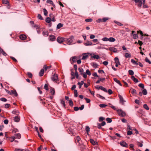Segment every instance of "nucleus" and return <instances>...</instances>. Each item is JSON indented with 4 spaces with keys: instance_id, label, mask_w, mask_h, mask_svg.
I'll return each mask as SVG.
<instances>
[{
    "instance_id": "obj_57",
    "label": "nucleus",
    "mask_w": 151,
    "mask_h": 151,
    "mask_svg": "<svg viewBox=\"0 0 151 151\" xmlns=\"http://www.w3.org/2000/svg\"><path fill=\"white\" fill-rule=\"evenodd\" d=\"M145 61L146 62L149 63L150 64L151 63L150 61L147 58H145Z\"/></svg>"
},
{
    "instance_id": "obj_33",
    "label": "nucleus",
    "mask_w": 151,
    "mask_h": 151,
    "mask_svg": "<svg viewBox=\"0 0 151 151\" xmlns=\"http://www.w3.org/2000/svg\"><path fill=\"white\" fill-rule=\"evenodd\" d=\"M86 131L87 134H88V132L90 131V128L88 126H86Z\"/></svg>"
},
{
    "instance_id": "obj_39",
    "label": "nucleus",
    "mask_w": 151,
    "mask_h": 151,
    "mask_svg": "<svg viewBox=\"0 0 151 151\" xmlns=\"http://www.w3.org/2000/svg\"><path fill=\"white\" fill-rule=\"evenodd\" d=\"M109 18L108 17H104L102 19L103 22H105L107 20L109 19Z\"/></svg>"
},
{
    "instance_id": "obj_31",
    "label": "nucleus",
    "mask_w": 151,
    "mask_h": 151,
    "mask_svg": "<svg viewBox=\"0 0 151 151\" xmlns=\"http://www.w3.org/2000/svg\"><path fill=\"white\" fill-rule=\"evenodd\" d=\"M78 70L79 72L80 73L81 75H82V73H83V69L81 68H79L78 69Z\"/></svg>"
},
{
    "instance_id": "obj_3",
    "label": "nucleus",
    "mask_w": 151,
    "mask_h": 151,
    "mask_svg": "<svg viewBox=\"0 0 151 151\" xmlns=\"http://www.w3.org/2000/svg\"><path fill=\"white\" fill-rule=\"evenodd\" d=\"M145 0H134V2L137 3V5L139 7H141L142 4V1L143 3L145 2Z\"/></svg>"
},
{
    "instance_id": "obj_44",
    "label": "nucleus",
    "mask_w": 151,
    "mask_h": 151,
    "mask_svg": "<svg viewBox=\"0 0 151 151\" xmlns=\"http://www.w3.org/2000/svg\"><path fill=\"white\" fill-rule=\"evenodd\" d=\"M80 140L81 138L79 136H78L77 137H76V140L77 142H78L79 143Z\"/></svg>"
},
{
    "instance_id": "obj_6",
    "label": "nucleus",
    "mask_w": 151,
    "mask_h": 151,
    "mask_svg": "<svg viewBox=\"0 0 151 151\" xmlns=\"http://www.w3.org/2000/svg\"><path fill=\"white\" fill-rule=\"evenodd\" d=\"M8 93L11 95L14 94L16 96H18V94L15 90H12L11 92L9 91Z\"/></svg>"
},
{
    "instance_id": "obj_32",
    "label": "nucleus",
    "mask_w": 151,
    "mask_h": 151,
    "mask_svg": "<svg viewBox=\"0 0 151 151\" xmlns=\"http://www.w3.org/2000/svg\"><path fill=\"white\" fill-rule=\"evenodd\" d=\"M128 73L131 76H132L134 74V72L132 70H129Z\"/></svg>"
},
{
    "instance_id": "obj_53",
    "label": "nucleus",
    "mask_w": 151,
    "mask_h": 151,
    "mask_svg": "<svg viewBox=\"0 0 151 151\" xmlns=\"http://www.w3.org/2000/svg\"><path fill=\"white\" fill-rule=\"evenodd\" d=\"M106 120L108 123H111L112 122V120L111 118H107L106 119Z\"/></svg>"
},
{
    "instance_id": "obj_11",
    "label": "nucleus",
    "mask_w": 151,
    "mask_h": 151,
    "mask_svg": "<svg viewBox=\"0 0 151 151\" xmlns=\"http://www.w3.org/2000/svg\"><path fill=\"white\" fill-rule=\"evenodd\" d=\"M122 147H128V144L124 141L121 142L120 143Z\"/></svg>"
},
{
    "instance_id": "obj_1",
    "label": "nucleus",
    "mask_w": 151,
    "mask_h": 151,
    "mask_svg": "<svg viewBox=\"0 0 151 151\" xmlns=\"http://www.w3.org/2000/svg\"><path fill=\"white\" fill-rule=\"evenodd\" d=\"M74 39L73 36H71L69 38L65 39V41L68 45H70L74 44Z\"/></svg>"
},
{
    "instance_id": "obj_42",
    "label": "nucleus",
    "mask_w": 151,
    "mask_h": 151,
    "mask_svg": "<svg viewBox=\"0 0 151 151\" xmlns=\"http://www.w3.org/2000/svg\"><path fill=\"white\" fill-rule=\"evenodd\" d=\"M99 106L101 108H105L107 106V105L105 104H101L99 105Z\"/></svg>"
},
{
    "instance_id": "obj_7",
    "label": "nucleus",
    "mask_w": 151,
    "mask_h": 151,
    "mask_svg": "<svg viewBox=\"0 0 151 151\" xmlns=\"http://www.w3.org/2000/svg\"><path fill=\"white\" fill-rule=\"evenodd\" d=\"M57 41L59 43H61L64 41H65V39L64 38L60 37H58L57 39Z\"/></svg>"
},
{
    "instance_id": "obj_16",
    "label": "nucleus",
    "mask_w": 151,
    "mask_h": 151,
    "mask_svg": "<svg viewBox=\"0 0 151 151\" xmlns=\"http://www.w3.org/2000/svg\"><path fill=\"white\" fill-rule=\"evenodd\" d=\"M19 37L21 40H24L26 39L27 37L24 35H20Z\"/></svg>"
},
{
    "instance_id": "obj_34",
    "label": "nucleus",
    "mask_w": 151,
    "mask_h": 151,
    "mask_svg": "<svg viewBox=\"0 0 151 151\" xmlns=\"http://www.w3.org/2000/svg\"><path fill=\"white\" fill-rule=\"evenodd\" d=\"M27 75H28L29 78H32V73L30 72H28L27 73Z\"/></svg>"
},
{
    "instance_id": "obj_54",
    "label": "nucleus",
    "mask_w": 151,
    "mask_h": 151,
    "mask_svg": "<svg viewBox=\"0 0 151 151\" xmlns=\"http://www.w3.org/2000/svg\"><path fill=\"white\" fill-rule=\"evenodd\" d=\"M96 22L97 23H100L103 22L102 19H99L98 20H97L96 21Z\"/></svg>"
},
{
    "instance_id": "obj_19",
    "label": "nucleus",
    "mask_w": 151,
    "mask_h": 151,
    "mask_svg": "<svg viewBox=\"0 0 151 151\" xmlns=\"http://www.w3.org/2000/svg\"><path fill=\"white\" fill-rule=\"evenodd\" d=\"M131 78L134 82L136 83L138 82V80L137 78H136L134 76H132L131 77Z\"/></svg>"
},
{
    "instance_id": "obj_10",
    "label": "nucleus",
    "mask_w": 151,
    "mask_h": 151,
    "mask_svg": "<svg viewBox=\"0 0 151 151\" xmlns=\"http://www.w3.org/2000/svg\"><path fill=\"white\" fill-rule=\"evenodd\" d=\"M119 97L120 99V103L122 105L124 104V103L125 101L123 97L120 95H119Z\"/></svg>"
},
{
    "instance_id": "obj_24",
    "label": "nucleus",
    "mask_w": 151,
    "mask_h": 151,
    "mask_svg": "<svg viewBox=\"0 0 151 151\" xmlns=\"http://www.w3.org/2000/svg\"><path fill=\"white\" fill-rule=\"evenodd\" d=\"M16 138L20 139L21 137V135L19 133H17L15 134V136Z\"/></svg>"
},
{
    "instance_id": "obj_23",
    "label": "nucleus",
    "mask_w": 151,
    "mask_h": 151,
    "mask_svg": "<svg viewBox=\"0 0 151 151\" xmlns=\"http://www.w3.org/2000/svg\"><path fill=\"white\" fill-rule=\"evenodd\" d=\"M84 82L83 81H81L80 82H78V85H79V88H81V86L84 84Z\"/></svg>"
},
{
    "instance_id": "obj_56",
    "label": "nucleus",
    "mask_w": 151,
    "mask_h": 151,
    "mask_svg": "<svg viewBox=\"0 0 151 151\" xmlns=\"http://www.w3.org/2000/svg\"><path fill=\"white\" fill-rule=\"evenodd\" d=\"M132 134V131H128L127 133V134L128 135H130Z\"/></svg>"
},
{
    "instance_id": "obj_40",
    "label": "nucleus",
    "mask_w": 151,
    "mask_h": 151,
    "mask_svg": "<svg viewBox=\"0 0 151 151\" xmlns=\"http://www.w3.org/2000/svg\"><path fill=\"white\" fill-rule=\"evenodd\" d=\"M74 96L75 97L78 96V92L76 90H75L74 91Z\"/></svg>"
},
{
    "instance_id": "obj_25",
    "label": "nucleus",
    "mask_w": 151,
    "mask_h": 151,
    "mask_svg": "<svg viewBox=\"0 0 151 151\" xmlns=\"http://www.w3.org/2000/svg\"><path fill=\"white\" fill-rule=\"evenodd\" d=\"M99 89H101V90L104 91V92H107V91L106 90V88H104V87H103L102 86H99Z\"/></svg>"
},
{
    "instance_id": "obj_43",
    "label": "nucleus",
    "mask_w": 151,
    "mask_h": 151,
    "mask_svg": "<svg viewBox=\"0 0 151 151\" xmlns=\"http://www.w3.org/2000/svg\"><path fill=\"white\" fill-rule=\"evenodd\" d=\"M143 107L145 109H146L147 110H148L149 109V108L147 104H144L143 105Z\"/></svg>"
},
{
    "instance_id": "obj_41",
    "label": "nucleus",
    "mask_w": 151,
    "mask_h": 151,
    "mask_svg": "<svg viewBox=\"0 0 151 151\" xmlns=\"http://www.w3.org/2000/svg\"><path fill=\"white\" fill-rule=\"evenodd\" d=\"M2 3L4 4H9V2L8 0H3L2 1Z\"/></svg>"
},
{
    "instance_id": "obj_13",
    "label": "nucleus",
    "mask_w": 151,
    "mask_h": 151,
    "mask_svg": "<svg viewBox=\"0 0 151 151\" xmlns=\"http://www.w3.org/2000/svg\"><path fill=\"white\" fill-rule=\"evenodd\" d=\"M49 39L50 41H53L55 40V37L53 35H50L49 37Z\"/></svg>"
},
{
    "instance_id": "obj_46",
    "label": "nucleus",
    "mask_w": 151,
    "mask_h": 151,
    "mask_svg": "<svg viewBox=\"0 0 151 151\" xmlns=\"http://www.w3.org/2000/svg\"><path fill=\"white\" fill-rule=\"evenodd\" d=\"M142 93L144 95H146L147 94V90L146 89H144L142 91Z\"/></svg>"
},
{
    "instance_id": "obj_55",
    "label": "nucleus",
    "mask_w": 151,
    "mask_h": 151,
    "mask_svg": "<svg viewBox=\"0 0 151 151\" xmlns=\"http://www.w3.org/2000/svg\"><path fill=\"white\" fill-rule=\"evenodd\" d=\"M108 39L109 38H107L106 37H104L102 39V40L104 41H108Z\"/></svg>"
},
{
    "instance_id": "obj_4",
    "label": "nucleus",
    "mask_w": 151,
    "mask_h": 151,
    "mask_svg": "<svg viewBox=\"0 0 151 151\" xmlns=\"http://www.w3.org/2000/svg\"><path fill=\"white\" fill-rule=\"evenodd\" d=\"M118 114L121 116L124 117L126 116V114L124 111L121 109L117 110Z\"/></svg>"
},
{
    "instance_id": "obj_20",
    "label": "nucleus",
    "mask_w": 151,
    "mask_h": 151,
    "mask_svg": "<svg viewBox=\"0 0 151 151\" xmlns=\"http://www.w3.org/2000/svg\"><path fill=\"white\" fill-rule=\"evenodd\" d=\"M109 49L111 51H112L114 52H116L117 51V49L116 48L113 47H110Z\"/></svg>"
},
{
    "instance_id": "obj_51",
    "label": "nucleus",
    "mask_w": 151,
    "mask_h": 151,
    "mask_svg": "<svg viewBox=\"0 0 151 151\" xmlns=\"http://www.w3.org/2000/svg\"><path fill=\"white\" fill-rule=\"evenodd\" d=\"M86 73L89 76L91 74V72L88 69H87L86 71Z\"/></svg>"
},
{
    "instance_id": "obj_27",
    "label": "nucleus",
    "mask_w": 151,
    "mask_h": 151,
    "mask_svg": "<svg viewBox=\"0 0 151 151\" xmlns=\"http://www.w3.org/2000/svg\"><path fill=\"white\" fill-rule=\"evenodd\" d=\"M108 41L110 42H114L116 40L115 39L112 37H110L108 39Z\"/></svg>"
},
{
    "instance_id": "obj_35",
    "label": "nucleus",
    "mask_w": 151,
    "mask_h": 151,
    "mask_svg": "<svg viewBox=\"0 0 151 151\" xmlns=\"http://www.w3.org/2000/svg\"><path fill=\"white\" fill-rule=\"evenodd\" d=\"M114 22L116 23L117 25H118L120 26H122L123 25V24L122 23H121L120 22H117V21H114Z\"/></svg>"
},
{
    "instance_id": "obj_47",
    "label": "nucleus",
    "mask_w": 151,
    "mask_h": 151,
    "mask_svg": "<svg viewBox=\"0 0 151 151\" xmlns=\"http://www.w3.org/2000/svg\"><path fill=\"white\" fill-rule=\"evenodd\" d=\"M85 21L86 22H91L92 21V19H87L85 20Z\"/></svg>"
},
{
    "instance_id": "obj_29",
    "label": "nucleus",
    "mask_w": 151,
    "mask_h": 151,
    "mask_svg": "<svg viewBox=\"0 0 151 151\" xmlns=\"http://www.w3.org/2000/svg\"><path fill=\"white\" fill-rule=\"evenodd\" d=\"M63 24H61V23H59L57 26V28L58 29H59L63 27Z\"/></svg>"
},
{
    "instance_id": "obj_26",
    "label": "nucleus",
    "mask_w": 151,
    "mask_h": 151,
    "mask_svg": "<svg viewBox=\"0 0 151 151\" xmlns=\"http://www.w3.org/2000/svg\"><path fill=\"white\" fill-rule=\"evenodd\" d=\"M12 113L13 114L17 115L19 114V111H18V110H14L12 112Z\"/></svg>"
},
{
    "instance_id": "obj_22",
    "label": "nucleus",
    "mask_w": 151,
    "mask_h": 151,
    "mask_svg": "<svg viewBox=\"0 0 151 151\" xmlns=\"http://www.w3.org/2000/svg\"><path fill=\"white\" fill-rule=\"evenodd\" d=\"M90 142L93 145H95L97 143V142H95L94 140L92 139H90Z\"/></svg>"
},
{
    "instance_id": "obj_12",
    "label": "nucleus",
    "mask_w": 151,
    "mask_h": 151,
    "mask_svg": "<svg viewBox=\"0 0 151 151\" xmlns=\"http://www.w3.org/2000/svg\"><path fill=\"white\" fill-rule=\"evenodd\" d=\"M134 32H135L134 31H132V34H133V38L134 39H136L138 38V36L137 34H134Z\"/></svg>"
},
{
    "instance_id": "obj_28",
    "label": "nucleus",
    "mask_w": 151,
    "mask_h": 151,
    "mask_svg": "<svg viewBox=\"0 0 151 151\" xmlns=\"http://www.w3.org/2000/svg\"><path fill=\"white\" fill-rule=\"evenodd\" d=\"M44 72V70L42 69L40 71L39 75L40 76H43Z\"/></svg>"
},
{
    "instance_id": "obj_30",
    "label": "nucleus",
    "mask_w": 151,
    "mask_h": 151,
    "mask_svg": "<svg viewBox=\"0 0 151 151\" xmlns=\"http://www.w3.org/2000/svg\"><path fill=\"white\" fill-rule=\"evenodd\" d=\"M124 56L126 58H129L131 57V55L129 53H127L125 54Z\"/></svg>"
},
{
    "instance_id": "obj_63",
    "label": "nucleus",
    "mask_w": 151,
    "mask_h": 151,
    "mask_svg": "<svg viewBox=\"0 0 151 151\" xmlns=\"http://www.w3.org/2000/svg\"><path fill=\"white\" fill-rule=\"evenodd\" d=\"M83 76V77L84 78H86L87 76L86 75V74L85 73H82V75Z\"/></svg>"
},
{
    "instance_id": "obj_18",
    "label": "nucleus",
    "mask_w": 151,
    "mask_h": 151,
    "mask_svg": "<svg viewBox=\"0 0 151 151\" xmlns=\"http://www.w3.org/2000/svg\"><path fill=\"white\" fill-rule=\"evenodd\" d=\"M43 35L45 37H47L48 35V32L47 31L44 30L42 32Z\"/></svg>"
},
{
    "instance_id": "obj_2",
    "label": "nucleus",
    "mask_w": 151,
    "mask_h": 151,
    "mask_svg": "<svg viewBox=\"0 0 151 151\" xmlns=\"http://www.w3.org/2000/svg\"><path fill=\"white\" fill-rule=\"evenodd\" d=\"M51 79L53 82L58 84H59L60 83L59 82L58 76L57 74H55L53 75L51 77Z\"/></svg>"
},
{
    "instance_id": "obj_45",
    "label": "nucleus",
    "mask_w": 151,
    "mask_h": 151,
    "mask_svg": "<svg viewBox=\"0 0 151 151\" xmlns=\"http://www.w3.org/2000/svg\"><path fill=\"white\" fill-rule=\"evenodd\" d=\"M43 11L45 15L47 16V12L46 9H43Z\"/></svg>"
},
{
    "instance_id": "obj_60",
    "label": "nucleus",
    "mask_w": 151,
    "mask_h": 151,
    "mask_svg": "<svg viewBox=\"0 0 151 151\" xmlns=\"http://www.w3.org/2000/svg\"><path fill=\"white\" fill-rule=\"evenodd\" d=\"M38 18L39 19L41 20H43V19L42 17V16L40 14H38L37 16Z\"/></svg>"
},
{
    "instance_id": "obj_50",
    "label": "nucleus",
    "mask_w": 151,
    "mask_h": 151,
    "mask_svg": "<svg viewBox=\"0 0 151 151\" xmlns=\"http://www.w3.org/2000/svg\"><path fill=\"white\" fill-rule=\"evenodd\" d=\"M130 90L131 91H132V94L136 93V91L133 88H131Z\"/></svg>"
},
{
    "instance_id": "obj_58",
    "label": "nucleus",
    "mask_w": 151,
    "mask_h": 151,
    "mask_svg": "<svg viewBox=\"0 0 151 151\" xmlns=\"http://www.w3.org/2000/svg\"><path fill=\"white\" fill-rule=\"evenodd\" d=\"M138 86L142 88H144V85L142 83H140L139 84Z\"/></svg>"
},
{
    "instance_id": "obj_9",
    "label": "nucleus",
    "mask_w": 151,
    "mask_h": 151,
    "mask_svg": "<svg viewBox=\"0 0 151 151\" xmlns=\"http://www.w3.org/2000/svg\"><path fill=\"white\" fill-rule=\"evenodd\" d=\"M77 59V57L76 56H74L71 58L70 59V61L71 63L76 61Z\"/></svg>"
},
{
    "instance_id": "obj_48",
    "label": "nucleus",
    "mask_w": 151,
    "mask_h": 151,
    "mask_svg": "<svg viewBox=\"0 0 151 151\" xmlns=\"http://www.w3.org/2000/svg\"><path fill=\"white\" fill-rule=\"evenodd\" d=\"M14 151H25L24 149H22L19 148H16L15 149Z\"/></svg>"
},
{
    "instance_id": "obj_61",
    "label": "nucleus",
    "mask_w": 151,
    "mask_h": 151,
    "mask_svg": "<svg viewBox=\"0 0 151 151\" xmlns=\"http://www.w3.org/2000/svg\"><path fill=\"white\" fill-rule=\"evenodd\" d=\"M69 105L70 106H73V102L71 100H69Z\"/></svg>"
},
{
    "instance_id": "obj_62",
    "label": "nucleus",
    "mask_w": 151,
    "mask_h": 151,
    "mask_svg": "<svg viewBox=\"0 0 151 151\" xmlns=\"http://www.w3.org/2000/svg\"><path fill=\"white\" fill-rule=\"evenodd\" d=\"M137 33L138 34H140L142 36H143V34L141 30L137 31Z\"/></svg>"
},
{
    "instance_id": "obj_37",
    "label": "nucleus",
    "mask_w": 151,
    "mask_h": 151,
    "mask_svg": "<svg viewBox=\"0 0 151 151\" xmlns=\"http://www.w3.org/2000/svg\"><path fill=\"white\" fill-rule=\"evenodd\" d=\"M51 66H46V65H44V68L45 69V71H46L47 70L48 68H51Z\"/></svg>"
},
{
    "instance_id": "obj_36",
    "label": "nucleus",
    "mask_w": 151,
    "mask_h": 151,
    "mask_svg": "<svg viewBox=\"0 0 151 151\" xmlns=\"http://www.w3.org/2000/svg\"><path fill=\"white\" fill-rule=\"evenodd\" d=\"M15 139V137L12 136L10 138L9 140L11 142H13Z\"/></svg>"
},
{
    "instance_id": "obj_59",
    "label": "nucleus",
    "mask_w": 151,
    "mask_h": 151,
    "mask_svg": "<svg viewBox=\"0 0 151 151\" xmlns=\"http://www.w3.org/2000/svg\"><path fill=\"white\" fill-rule=\"evenodd\" d=\"M44 88L47 91L48 90V85L47 84H45L44 86Z\"/></svg>"
},
{
    "instance_id": "obj_17",
    "label": "nucleus",
    "mask_w": 151,
    "mask_h": 151,
    "mask_svg": "<svg viewBox=\"0 0 151 151\" xmlns=\"http://www.w3.org/2000/svg\"><path fill=\"white\" fill-rule=\"evenodd\" d=\"M114 80L117 83L119 84L120 86H122V84L121 82H120V81L118 80L117 78H114Z\"/></svg>"
},
{
    "instance_id": "obj_64",
    "label": "nucleus",
    "mask_w": 151,
    "mask_h": 151,
    "mask_svg": "<svg viewBox=\"0 0 151 151\" xmlns=\"http://www.w3.org/2000/svg\"><path fill=\"white\" fill-rule=\"evenodd\" d=\"M137 44H139L140 46H141L143 44V43L141 41L139 40L138 41Z\"/></svg>"
},
{
    "instance_id": "obj_38",
    "label": "nucleus",
    "mask_w": 151,
    "mask_h": 151,
    "mask_svg": "<svg viewBox=\"0 0 151 151\" xmlns=\"http://www.w3.org/2000/svg\"><path fill=\"white\" fill-rule=\"evenodd\" d=\"M93 58L94 59H98L100 58L99 56L97 55H94L93 56Z\"/></svg>"
},
{
    "instance_id": "obj_49",
    "label": "nucleus",
    "mask_w": 151,
    "mask_h": 151,
    "mask_svg": "<svg viewBox=\"0 0 151 151\" xmlns=\"http://www.w3.org/2000/svg\"><path fill=\"white\" fill-rule=\"evenodd\" d=\"M61 103L62 104L63 106L65 107V102L63 100H61Z\"/></svg>"
},
{
    "instance_id": "obj_15",
    "label": "nucleus",
    "mask_w": 151,
    "mask_h": 151,
    "mask_svg": "<svg viewBox=\"0 0 151 151\" xmlns=\"http://www.w3.org/2000/svg\"><path fill=\"white\" fill-rule=\"evenodd\" d=\"M14 121L16 122H18L20 120V117L18 116H16L14 118Z\"/></svg>"
},
{
    "instance_id": "obj_21",
    "label": "nucleus",
    "mask_w": 151,
    "mask_h": 151,
    "mask_svg": "<svg viewBox=\"0 0 151 151\" xmlns=\"http://www.w3.org/2000/svg\"><path fill=\"white\" fill-rule=\"evenodd\" d=\"M85 45L86 46L92 45H93L91 41H88L84 43Z\"/></svg>"
},
{
    "instance_id": "obj_52",
    "label": "nucleus",
    "mask_w": 151,
    "mask_h": 151,
    "mask_svg": "<svg viewBox=\"0 0 151 151\" xmlns=\"http://www.w3.org/2000/svg\"><path fill=\"white\" fill-rule=\"evenodd\" d=\"M10 58L13 60L14 62L17 63V60L14 57H10Z\"/></svg>"
},
{
    "instance_id": "obj_14",
    "label": "nucleus",
    "mask_w": 151,
    "mask_h": 151,
    "mask_svg": "<svg viewBox=\"0 0 151 151\" xmlns=\"http://www.w3.org/2000/svg\"><path fill=\"white\" fill-rule=\"evenodd\" d=\"M50 93L51 95H54L55 94V91L54 88H51L50 89Z\"/></svg>"
},
{
    "instance_id": "obj_8",
    "label": "nucleus",
    "mask_w": 151,
    "mask_h": 151,
    "mask_svg": "<svg viewBox=\"0 0 151 151\" xmlns=\"http://www.w3.org/2000/svg\"><path fill=\"white\" fill-rule=\"evenodd\" d=\"M51 21V19L49 17L47 18L46 19H45L46 22L47 23L49 24L48 25V26L49 27H51L52 26V23H50Z\"/></svg>"
},
{
    "instance_id": "obj_5",
    "label": "nucleus",
    "mask_w": 151,
    "mask_h": 151,
    "mask_svg": "<svg viewBox=\"0 0 151 151\" xmlns=\"http://www.w3.org/2000/svg\"><path fill=\"white\" fill-rule=\"evenodd\" d=\"M114 60L115 61V66L117 67L119 65H120V63L119 62V60L118 58L117 57H115L114 58Z\"/></svg>"
}]
</instances>
